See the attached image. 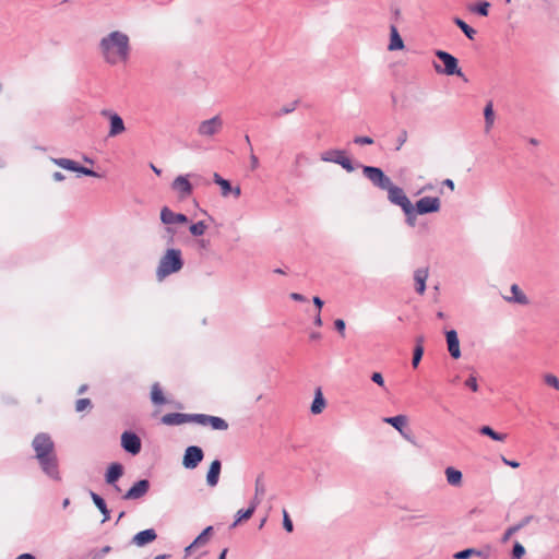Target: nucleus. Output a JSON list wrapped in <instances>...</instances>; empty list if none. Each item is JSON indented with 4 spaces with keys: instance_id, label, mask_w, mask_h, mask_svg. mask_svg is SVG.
<instances>
[{
    "instance_id": "b1692460",
    "label": "nucleus",
    "mask_w": 559,
    "mask_h": 559,
    "mask_svg": "<svg viewBox=\"0 0 559 559\" xmlns=\"http://www.w3.org/2000/svg\"><path fill=\"white\" fill-rule=\"evenodd\" d=\"M404 48V41L399 34L397 27L395 25L390 26V44L388 49L390 51L402 50Z\"/></svg>"
},
{
    "instance_id": "7c9ffc66",
    "label": "nucleus",
    "mask_w": 559,
    "mask_h": 559,
    "mask_svg": "<svg viewBox=\"0 0 559 559\" xmlns=\"http://www.w3.org/2000/svg\"><path fill=\"white\" fill-rule=\"evenodd\" d=\"M325 407V400L322 395L321 389H317L314 399L311 404V413L317 415L322 413L323 408Z\"/></svg>"
},
{
    "instance_id": "393cba45",
    "label": "nucleus",
    "mask_w": 559,
    "mask_h": 559,
    "mask_svg": "<svg viewBox=\"0 0 559 559\" xmlns=\"http://www.w3.org/2000/svg\"><path fill=\"white\" fill-rule=\"evenodd\" d=\"M444 473L449 485L453 487L462 485L463 474L461 471L450 466L445 468Z\"/></svg>"
},
{
    "instance_id": "ea45409f",
    "label": "nucleus",
    "mask_w": 559,
    "mask_h": 559,
    "mask_svg": "<svg viewBox=\"0 0 559 559\" xmlns=\"http://www.w3.org/2000/svg\"><path fill=\"white\" fill-rule=\"evenodd\" d=\"M473 555L479 556L480 551L476 550L475 548H466L464 550L457 551L453 555L454 559H468Z\"/></svg>"
},
{
    "instance_id": "4d7b16f0",
    "label": "nucleus",
    "mask_w": 559,
    "mask_h": 559,
    "mask_svg": "<svg viewBox=\"0 0 559 559\" xmlns=\"http://www.w3.org/2000/svg\"><path fill=\"white\" fill-rule=\"evenodd\" d=\"M372 382L377 383L380 386H384V379L380 372H373L371 374Z\"/></svg>"
},
{
    "instance_id": "a18cd8bd",
    "label": "nucleus",
    "mask_w": 559,
    "mask_h": 559,
    "mask_svg": "<svg viewBox=\"0 0 559 559\" xmlns=\"http://www.w3.org/2000/svg\"><path fill=\"white\" fill-rule=\"evenodd\" d=\"M525 554V548L519 542H515L512 549L511 559H521Z\"/></svg>"
},
{
    "instance_id": "1a4fd4ad",
    "label": "nucleus",
    "mask_w": 559,
    "mask_h": 559,
    "mask_svg": "<svg viewBox=\"0 0 559 559\" xmlns=\"http://www.w3.org/2000/svg\"><path fill=\"white\" fill-rule=\"evenodd\" d=\"M43 472L53 480H60V473L58 468V459L56 453L45 455L41 459H37Z\"/></svg>"
},
{
    "instance_id": "4be33fe9",
    "label": "nucleus",
    "mask_w": 559,
    "mask_h": 559,
    "mask_svg": "<svg viewBox=\"0 0 559 559\" xmlns=\"http://www.w3.org/2000/svg\"><path fill=\"white\" fill-rule=\"evenodd\" d=\"M123 475V466L120 463H111L105 474V480L108 485L115 483Z\"/></svg>"
},
{
    "instance_id": "9d476101",
    "label": "nucleus",
    "mask_w": 559,
    "mask_h": 559,
    "mask_svg": "<svg viewBox=\"0 0 559 559\" xmlns=\"http://www.w3.org/2000/svg\"><path fill=\"white\" fill-rule=\"evenodd\" d=\"M52 162L59 167L67 170L75 171L90 177H100V175L94 171L93 169L81 166L76 162L69 158H52Z\"/></svg>"
},
{
    "instance_id": "5701e85b",
    "label": "nucleus",
    "mask_w": 559,
    "mask_h": 559,
    "mask_svg": "<svg viewBox=\"0 0 559 559\" xmlns=\"http://www.w3.org/2000/svg\"><path fill=\"white\" fill-rule=\"evenodd\" d=\"M222 469V463L219 460H214L209 468L207 475H206V481L207 485L211 487H214L217 485L219 479V474Z\"/></svg>"
},
{
    "instance_id": "473e14b6",
    "label": "nucleus",
    "mask_w": 559,
    "mask_h": 559,
    "mask_svg": "<svg viewBox=\"0 0 559 559\" xmlns=\"http://www.w3.org/2000/svg\"><path fill=\"white\" fill-rule=\"evenodd\" d=\"M484 117H485V129L486 132H488L495 122V112H493V106L492 103L489 102L484 109Z\"/></svg>"
},
{
    "instance_id": "7ed1b4c3",
    "label": "nucleus",
    "mask_w": 559,
    "mask_h": 559,
    "mask_svg": "<svg viewBox=\"0 0 559 559\" xmlns=\"http://www.w3.org/2000/svg\"><path fill=\"white\" fill-rule=\"evenodd\" d=\"M435 55L444 66L442 68L440 64L435 63L433 67L437 73L463 76L461 69L459 68V61L454 56L443 50H437Z\"/></svg>"
},
{
    "instance_id": "f3484780",
    "label": "nucleus",
    "mask_w": 559,
    "mask_h": 559,
    "mask_svg": "<svg viewBox=\"0 0 559 559\" xmlns=\"http://www.w3.org/2000/svg\"><path fill=\"white\" fill-rule=\"evenodd\" d=\"M445 340L448 345V350L450 356L453 359H459L461 357L460 349V341L455 330H450L445 332Z\"/></svg>"
},
{
    "instance_id": "864d4df0",
    "label": "nucleus",
    "mask_w": 559,
    "mask_h": 559,
    "mask_svg": "<svg viewBox=\"0 0 559 559\" xmlns=\"http://www.w3.org/2000/svg\"><path fill=\"white\" fill-rule=\"evenodd\" d=\"M353 141H354L355 144H358V145H371V144H373V139H371L370 136L358 135V136H355Z\"/></svg>"
},
{
    "instance_id": "423d86ee",
    "label": "nucleus",
    "mask_w": 559,
    "mask_h": 559,
    "mask_svg": "<svg viewBox=\"0 0 559 559\" xmlns=\"http://www.w3.org/2000/svg\"><path fill=\"white\" fill-rule=\"evenodd\" d=\"M321 160L341 165L347 173L355 170L353 162L346 156L345 151L342 150H330L322 153Z\"/></svg>"
},
{
    "instance_id": "4c0bfd02",
    "label": "nucleus",
    "mask_w": 559,
    "mask_h": 559,
    "mask_svg": "<svg viewBox=\"0 0 559 559\" xmlns=\"http://www.w3.org/2000/svg\"><path fill=\"white\" fill-rule=\"evenodd\" d=\"M253 515L252 508H248L246 510H239L236 514V520L231 524V527H236L241 521L249 520Z\"/></svg>"
},
{
    "instance_id": "4468645a",
    "label": "nucleus",
    "mask_w": 559,
    "mask_h": 559,
    "mask_svg": "<svg viewBox=\"0 0 559 559\" xmlns=\"http://www.w3.org/2000/svg\"><path fill=\"white\" fill-rule=\"evenodd\" d=\"M385 191L388 192V200L392 204L399 205L401 209L411 203L403 189L395 186L393 182Z\"/></svg>"
},
{
    "instance_id": "603ef678",
    "label": "nucleus",
    "mask_w": 559,
    "mask_h": 559,
    "mask_svg": "<svg viewBox=\"0 0 559 559\" xmlns=\"http://www.w3.org/2000/svg\"><path fill=\"white\" fill-rule=\"evenodd\" d=\"M521 530V525H513V526H510L503 534L501 540L502 543H507L510 537L515 534L516 532H519Z\"/></svg>"
},
{
    "instance_id": "2eb2a0df",
    "label": "nucleus",
    "mask_w": 559,
    "mask_h": 559,
    "mask_svg": "<svg viewBox=\"0 0 559 559\" xmlns=\"http://www.w3.org/2000/svg\"><path fill=\"white\" fill-rule=\"evenodd\" d=\"M150 489V481L147 479H141L136 481L124 495V500H136L144 497Z\"/></svg>"
},
{
    "instance_id": "a878e982",
    "label": "nucleus",
    "mask_w": 559,
    "mask_h": 559,
    "mask_svg": "<svg viewBox=\"0 0 559 559\" xmlns=\"http://www.w3.org/2000/svg\"><path fill=\"white\" fill-rule=\"evenodd\" d=\"M511 294H512L511 297H506L507 301L515 302V304H519V305H527L528 304L527 296L521 290L519 285L513 284L511 286Z\"/></svg>"
},
{
    "instance_id": "680f3d73",
    "label": "nucleus",
    "mask_w": 559,
    "mask_h": 559,
    "mask_svg": "<svg viewBox=\"0 0 559 559\" xmlns=\"http://www.w3.org/2000/svg\"><path fill=\"white\" fill-rule=\"evenodd\" d=\"M289 297H290L293 300H295V301H300V302H302V301H305V300H306V297H305L304 295L299 294V293H292V294L289 295Z\"/></svg>"
},
{
    "instance_id": "c756f323",
    "label": "nucleus",
    "mask_w": 559,
    "mask_h": 559,
    "mask_svg": "<svg viewBox=\"0 0 559 559\" xmlns=\"http://www.w3.org/2000/svg\"><path fill=\"white\" fill-rule=\"evenodd\" d=\"M151 401L155 405H164L167 402L158 382L151 388Z\"/></svg>"
},
{
    "instance_id": "bf43d9fd",
    "label": "nucleus",
    "mask_w": 559,
    "mask_h": 559,
    "mask_svg": "<svg viewBox=\"0 0 559 559\" xmlns=\"http://www.w3.org/2000/svg\"><path fill=\"white\" fill-rule=\"evenodd\" d=\"M262 497L263 496H257V493H254V497L251 500L250 506H249V508H252L253 512L255 511L257 507L261 503Z\"/></svg>"
},
{
    "instance_id": "79ce46f5",
    "label": "nucleus",
    "mask_w": 559,
    "mask_h": 559,
    "mask_svg": "<svg viewBox=\"0 0 559 559\" xmlns=\"http://www.w3.org/2000/svg\"><path fill=\"white\" fill-rule=\"evenodd\" d=\"M489 7H490L489 2L481 1V2L477 3L475 7H473L471 10L481 16H487L489 13Z\"/></svg>"
},
{
    "instance_id": "c03bdc74",
    "label": "nucleus",
    "mask_w": 559,
    "mask_h": 559,
    "mask_svg": "<svg viewBox=\"0 0 559 559\" xmlns=\"http://www.w3.org/2000/svg\"><path fill=\"white\" fill-rule=\"evenodd\" d=\"M424 355V346L415 345L412 365L414 368H417Z\"/></svg>"
},
{
    "instance_id": "0e129e2a",
    "label": "nucleus",
    "mask_w": 559,
    "mask_h": 559,
    "mask_svg": "<svg viewBox=\"0 0 559 559\" xmlns=\"http://www.w3.org/2000/svg\"><path fill=\"white\" fill-rule=\"evenodd\" d=\"M52 178H53L55 181H62V180H64L66 177H64V175L62 173L55 171L52 174Z\"/></svg>"
},
{
    "instance_id": "49530a36",
    "label": "nucleus",
    "mask_w": 559,
    "mask_h": 559,
    "mask_svg": "<svg viewBox=\"0 0 559 559\" xmlns=\"http://www.w3.org/2000/svg\"><path fill=\"white\" fill-rule=\"evenodd\" d=\"M265 485H264V481H263V475H259L255 479V487H254V493H257V496H264L265 493Z\"/></svg>"
},
{
    "instance_id": "a19ab883",
    "label": "nucleus",
    "mask_w": 559,
    "mask_h": 559,
    "mask_svg": "<svg viewBox=\"0 0 559 559\" xmlns=\"http://www.w3.org/2000/svg\"><path fill=\"white\" fill-rule=\"evenodd\" d=\"M206 228L207 226L205 225V223L203 221H200L198 223L192 224L189 230L193 236L198 237L202 236L205 233Z\"/></svg>"
},
{
    "instance_id": "f8f14e48",
    "label": "nucleus",
    "mask_w": 559,
    "mask_h": 559,
    "mask_svg": "<svg viewBox=\"0 0 559 559\" xmlns=\"http://www.w3.org/2000/svg\"><path fill=\"white\" fill-rule=\"evenodd\" d=\"M121 447L126 452L136 455L140 453L142 448L141 439L132 431H124L121 435Z\"/></svg>"
},
{
    "instance_id": "aec40b11",
    "label": "nucleus",
    "mask_w": 559,
    "mask_h": 559,
    "mask_svg": "<svg viewBox=\"0 0 559 559\" xmlns=\"http://www.w3.org/2000/svg\"><path fill=\"white\" fill-rule=\"evenodd\" d=\"M429 275L428 267H419L414 272L415 290L417 294L423 295L426 290V281Z\"/></svg>"
},
{
    "instance_id": "58836bf2",
    "label": "nucleus",
    "mask_w": 559,
    "mask_h": 559,
    "mask_svg": "<svg viewBox=\"0 0 559 559\" xmlns=\"http://www.w3.org/2000/svg\"><path fill=\"white\" fill-rule=\"evenodd\" d=\"M211 419V415L206 414H190V423H195L202 426H207Z\"/></svg>"
},
{
    "instance_id": "6ab92c4d",
    "label": "nucleus",
    "mask_w": 559,
    "mask_h": 559,
    "mask_svg": "<svg viewBox=\"0 0 559 559\" xmlns=\"http://www.w3.org/2000/svg\"><path fill=\"white\" fill-rule=\"evenodd\" d=\"M162 424L167 426H178L190 423V414L168 413L160 418Z\"/></svg>"
},
{
    "instance_id": "412c9836",
    "label": "nucleus",
    "mask_w": 559,
    "mask_h": 559,
    "mask_svg": "<svg viewBox=\"0 0 559 559\" xmlns=\"http://www.w3.org/2000/svg\"><path fill=\"white\" fill-rule=\"evenodd\" d=\"M103 115H108L107 111H103ZM110 129L109 136H116L126 130L124 122L118 114H109Z\"/></svg>"
},
{
    "instance_id": "e2e57ef3",
    "label": "nucleus",
    "mask_w": 559,
    "mask_h": 559,
    "mask_svg": "<svg viewBox=\"0 0 559 559\" xmlns=\"http://www.w3.org/2000/svg\"><path fill=\"white\" fill-rule=\"evenodd\" d=\"M312 301H313L314 306L318 308V311L320 312L324 305L323 300L320 297L314 296Z\"/></svg>"
},
{
    "instance_id": "09e8293b",
    "label": "nucleus",
    "mask_w": 559,
    "mask_h": 559,
    "mask_svg": "<svg viewBox=\"0 0 559 559\" xmlns=\"http://www.w3.org/2000/svg\"><path fill=\"white\" fill-rule=\"evenodd\" d=\"M283 527L288 533H292L294 531L293 521L290 520L289 514L285 509L283 510Z\"/></svg>"
},
{
    "instance_id": "774afa93",
    "label": "nucleus",
    "mask_w": 559,
    "mask_h": 559,
    "mask_svg": "<svg viewBox=\"0 0 559 559\" xmlns=\"http://www.w3.org/2000/svg\"><path fill=\"white\" fill-rule=\"evenodd\" d=\"M443 185L450 188L452 191L454 190V181L452 179H445Z\"/></svg>"
},
{
    "instance_id": "6e6d98bb",
    "label": "nucleus",
    "mask_w": 559,
    "mask_h": 559,
    "mask_svg": "<svg viewBox=\"0 0 559 559\" xmlns=\"http://www.w3.org/2000/svg\"><path fill=\"white\" fill-rule=\"evenodd\" d=\"M334 328L335 330L342 335L344 336L345 335V328H346V324H345V321L343 319H336L334 321Z\"/></svg>"
},
{
    "instance_id": "dca6fc26",
    "label": "nucleus",
    "mask_w": 559,
    "mask_h": 559,
    "mask_svg": "<svg viewBox=\"0 0 559 559\" xmlns=\"http://www.w3.org/2000/svg\"><path fill=\"white\" fill-rule=\"evenodd\" d=\"M160 221L165 225L185 224L188 222V217L185 214L173 212L168 206H164L160 210Z\"/></svg>"
},
{
    "instance_id": "2f4dec72",
    "label": "nucleus",
    "mask_w": 559,
    "mask_h": 559,
    "mask_svg": "<svg viewBox=\"0 0 559 559\" xmlns=\"http://www.w3.org/2000/svg\"><path fill=\"white\" fill-rule=\"evenodd\" d=\"M453 22L465 34V36L468 39L473 40L475 38L476 31L473 27H471L467 23H465L462 19L454 17Z\"/></svg>"
},
{
    "instance_id": "8fccbe9b",
    "label": "nucleus",
    "mask_w": 559,
    "mask_h": 559,
    "mask_svg": "<svg viewBox=\"0 0 559 559\" xmlns=\"http://www.w3.org/2000/svg\"><path fill=\"white\" fill-rule=\"evenodd\" d=\"M544 380L549 386L559 390V379L556 376L548 373L545 376Z\"/></svg>"
},
{
    "instance_id": "338daca9",
    "label": "nucleus",
    "mask_w": 559,
    "mask_h": 559,
    "mask_svg": "<svg viewBox=\"0 0 559 559\" xmlns=\"http://www.w3.org/2000/svg\"><path fill=\"white\" fill-rule=\"evenodd\" d=\"M15 559H36V558L32 554H22V555L17 556Z\"/></svg>"
},
{
    "instance_id": "ddd939ff",
    "label": "nucleus",
    "mask_w": 559,
    "mask_h": 559,
    "mask_svg": "<svg viewBox=\"0 0 559 559\" xmlns=\"http://www.w3.org/2000/svg\"><path fill=\"white\" fill-rule=\"evenodd\" d=\"M441 202L436 197H424L416 202V211L419 215L436 213L440 210Z\"/></svg>"
},
{
    "instance_id": "69168bd1",
    "label": "nucleus",
    "mask_w": 559,
    "mask_h": 559,
    "mask_svg": "<svg viewBox=\"0 0 559 559\" xmlns=\"http://www.w3.org/2000/svg\"><path fill=\"white\" fill-rule=\"evenodd\" d=\"M231 194L235 197V199H238L241 194V189L239 186L233 187L231 186Z\"/></svg>"
},
{
    "instance_id": "c85d7f7f",
    "label": "nucleus",
    "mask_w": 559,
    "mask_h": 559,
    "mask_svg": "<svg viewBox=\"0 0 559 559\" xmlns=\"http://www.w3.org/2000/svg\"><path fill=\"white\" fill-rule=\"evenodd\" d=\"M213 181L219 186L221 188V194L223 198H227L228 195L231 194V183L229 180L223 178L221 175H218L217 173H214L213 175Z\"/></svg>"
},
{
    "instance_id": "f704fd0d",
    "label": "nucleus",
    "mask_w": 559,
    "mask_h": 559,
    "mask_svg": "<svg viewBox=\"0 0 559 559\" xmlns=\"http://www.w3.org/2000/svg\"><path fill=\"white\" fill-rule=\"evenodd\" d=\"M405 216H406V223L414 227L415 226V223H416V216H417V211H416V207L412 204V202L407 205H405L404 207H402Z\"/></svg>"
},
{
    "instance_id": "e433bc0d",
    "label": "nucleus",
    "mask_w": 559,
    "mask_h": 559,
    "mask_svg": "<svg viewBox=\"0 0 559 559\" xmlns=\"http://www.w3.org/2000/svg\"><path fill=\"white\" fill-rule=\"evenodd\" d=\"M209 426H211L214 430H226L228 428L227 421L216 416H211Z\"/></svg>"
},
{
    "instance_id": "c9c22d12",
    "label": "nucleus",
    "mask_w": 559,
    "mask_h": 559,
    "mask_svg": "<svg viewBox=\"0 0 559 559\" xmlns=\"http://www.w3.org/2000/svg\"><path fill=\"white\" fill-rule=\"evenodd\" d=\"M212 532H213L212 526L205 527L202 531V533L193 540V545H195L197 547L205 545L209 542L210 536L212 535Z\"/></svg>"
},
{
    "instance_id": "f257e3e1",
    "label": "nucleus",
    "mask_w": 559,
    "mask_h": 559,
    "mask_svg": "<svg viewBox=\"0 0 559 559\" xmlns=\"http://www.w3.org/2000/svg\"><path fill=\"white\" fill-rule=\"evenodd\" d=\"M98 51L109 66L127 63L131 55L130 37L121 31H112L100 38Z\"/></svg>"
},
{
    "instance_id": "13d9d810",
    "label": "nucleus",
    "mask_w": 559,
    "mask_h": 559,
    "mask_svg": "<svg viewBox=\"0 0 559 559\" xmlns=\"http://www.w3.org/2000/svg\"><path fill=\"white\" fill-rule=\"evenodd\" d=\"M250 166L251 169L254 170L259 167V158L253 154V150L250 152Z\"/></svg>"
},
{
    "instance_id": "a211bd4d",
    "label": "nucleus",
    "mask_w": 559,
    "mask_h": 559,
    "mask_svg": "<svg viewBox=\"0 0 559 559\" xmlns=\"http://www.w3.org/2000/svg\"><path fill=\"white\" fill-rule=\"evenodd\" d=\"M157 538V534L154 528H147L136 533L131 543L138 547H143L147 544L153 543Z\"/></svg>"
},
{
    "instance_id": "72a5a7b5",
    "label": "nucleus",
    "mask_w": 559,
    "mask_h": 559,
    "mask_svg": "<svg viewBox=\"0 0 559 559\" xmlns=\"http://www.w3.org/2000/svg\"><path fill=\"white\" fill-rule=\"evenodd\" d=\"M479 432L481 435H484V436H487V437L491 438L495 441H501L502 442V441H504L507 439V435L506 433L497 432L490 426H483L479 429Z\"/></svg>"
},
{
    "instance_id": "052dcab7",
    "label": "nucleus",
    "mask_w": 559,
    "mask_h": 559,
    "mask_svg": "<svg viewBox=\"0 0 559 559\" xmlns=\"http://www.w3.org/2000/svg\"><path fill=\"white\" fill-rule=\"evenodd\" d=\"M502 462L508 465V466H511L512 468H518L520 466V463L516 462V461H510L508 460L507 457L502 456L501 457Z\"/></svg>"
},
{
    "instance_id": "f03ea898",
    "label": "nucleus",
    "mask_w": 559,
    "mask_h": 559,
    "mask_svg": "<svg viewBox=\"0 0 559 559\" xmlns=\"http://www.w3.org/2000/svg\"><path fill=\"white\" fill-rule=\"evenodd\" d=\"M183 266L181 251L179 249H167L165 254L160 258L156 276L159 281L164 280L173 273L179 272Z\"/></svg>"
},
{
    "instance_id": "de8ad7c7",
    "label": "nucleus",
    "mask_w": 559,
    "mask_h": 559,
    "mask_svg": "<svg viewBox=\"0 0 559 559\" xmlns=\"http://www.w3.org/2000/svg\"><path fill=\"white\" fill-rule=\"evenodd\" d=\"M91 407H92V402L90 399H79L75 403V411L79 413L85 411L86 408H91Z\"/></svg>"
},
{
    "instance_id": "5fc2aeb1",
    "label": "nucleus",
    "mask_w": 559,
    "mask_h": 559,
    "mask_svg": "<svg viewBox=\"0 0 559 559\" xmlns=\"http://www.w3.org/2000/svg\"><path fill=\"white\" fill-rule=\"evenodd\" d=\"M465 386L471 389L472 391L476 392L478 391V383L475 376H469L465 381Z\"/></svg>"
},
{
    "instance_id": "6e6552de",
    "label": "nucleus",
    "mask_w": 559,
    "mask_h": 559,
    "mask_svg": "<svg viewBox=\"0 0 559 559\" xmlns=\"http://www.w3.org/2000/svg\"><path fill=\"white\" fill-rule=\"evenodd\" d=\"M223 124H224L223 119L221 118V116L216 115L211 119L200 122V124L198 127V134L200 136H206V138L213 136V135L217 134L218 132H221V130L223 129Z\"/></svg>"
},
{
    "instance_id": "cd10ccee",
    "label": "nucleus",
    "mask_w": 559,
    "mask_h": 559,
    "mask_svg": "<svg viewBox=\"0 0 559 559\" xmlns=\"http://www.w3.org/2000/svg\"><path fill=\"white\" fill-rule=\"evenodd\" d=\"M91 498H92L94 504L97 507V509L100 511V513L104 516L102 523H105L110 518L109 510L107 508L105 500L94 491H91Z\"/></svg>"
},
{
    "instance_id": "39448f33",
    "label": "nucleus",
    "mask_w": 559,
    "mask_h": 559,
    "mask_svg": "<svg viewBox=\"0 0 559 559\" xmlns=\"http://www.w3.org/2000/svg\"><path fill=\"white\" fill-rule=\"evenodd\" d=\"M191 175H179L170 185L171 190L176 193L178 200L185 201L193 193V186L189 180Z\"/></svg>"
},
{
    "instance_id": "3c124183",
    "label": "nucleus",
    "mask_w": 559,
    "mask_h": 559,
    "mask_svg": "<svg viewBox=\"0 0 559 559\" xmlns=\"http://www.w3.org/2000/svg\"><path fill=\"white\" fill-rule=\"evenodd\" d=\"M406 140H407V132L405 129H402L396 139L395 151H400L402 148V146L405 144Z\"/></svg>"
},
{
    "instance_id": "9b49d317",
    "label": "nucleus",
    "mask_w": 559,
    "mask_h": 559,
    "mask_svg": "<svg viewBox=\"0 0 559 559\" xmlns=\"http://www.w3.org/2000/svg\"><path fill=\"white\" fill-rule=\"evenodd\" d=\"M203 450L198 445H190L186 449L182 465L188 469L195 468L203 460Z\"/></svg>"
},
{
    "instance_id": "0eeeda50",
    "label": "nucleus",
    "mask_w": 559,
    "mask_h": 559,
    "mask_svg": "<svg viewBox=\"0 0 559 559\" xmlns=\"http://www.w3.org/2000/svg\"><path fill=\"white\" fill-rule=\"evenodd\" d=\"M33 449L36 453V459H41L45 455L53 454V448L55 444L47 433H38L33 442H32Z\"/></svg>"
},
{
    "instance_id": "37998d69",
    "label": "nucleus",
    "mask_w": 559,
    "mask_h": 559,
    "mask_svg": "<svg viewBox=\"0 0 559 559\" xmlns=\"http://www.w3.org/2000/svg\"><path fill=\"white\" fill-rule=\"evenodd\" d=\"M298 100H295L288 105L283 106L277 112L274 114V117L278 118L281 116L292 114L293 111L296 110Z\"/></svg>"
},
{
    "instance_id": "20e7f679",
    "label": "nucleus",
    "mask_w": 559,
    "mask_h": 559,
    "mask_svg": "<svg viewBox=\"0 0 559 559\" xmlns=\"http://www.w3.org/2000/svg\"><path fill=\"white\" fill-rule=\"evenodd\" d=\"M361 168L364 176L374 187L385 191L392 183L391 178L381 168L374 166H361Z\"/></svg>"
},
{
    "instance_id": "bb28decb",
    "label": "nucleus",
    "mask_w": 559,
    "mask_h": 559,
    "mask_svg": "<svg viewBox=\"0 0 559 559\" xmlns=\"http://www.w3.org/2000/svg\"><path fill=\"white\" fill-rule=\"evenodd\" d=\"M383 421L394 427L401 435L404 436V427L407 424V417L405 415L385 417L383 418Z\"/></svg>"
}]
</instances>
